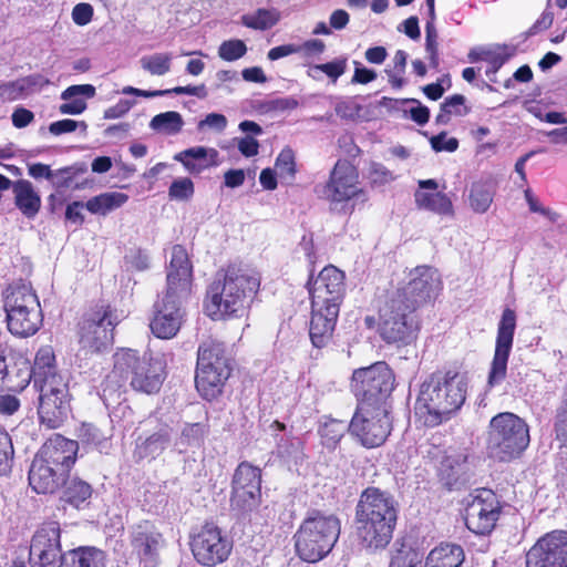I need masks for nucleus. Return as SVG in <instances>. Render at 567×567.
I'll return each mask as SVG.
<instances>
[{
	"mask_svg": "<svg viewBox=\"0 0 567 567\" xmlns=\"http://www.w3.org/2000/svg\"><path fill=\"white\" fill-rule=\"evenodd\" d=\"M125 264L136 270H145L150 266V257L142 250H131L125 256Z\"/></svg>",
	"mask_w": 567,
	"mask_h": 567,
	"instance_id": "052dcab7",
	"label": "nucleus"
},
{
	"mask_svg": "<svg viewBox=\"0 0 567 567\" xmlns=\"http://www.w3.org/2000/svg\"><path fill=\"white\" fill-rule=\"evenodd\" d=\"M68 473L34 456L29 470V484L38 494H52L65 483Z\"/></svg>",
	"mask_w": 567,
	"mask_h": 567,
	"instance_id": "bb28decb",
	"label": "nucleus"
},
{
	"mask_svg": "<svg viewBox=\"0 0 567 567\" xmlns=\"http://www.w3.org/2000/svg\"><path fill=\"white\" fill-rule=\"evenodd\" d=\"M465 398L466 382L462 374L453 371L433 373L420 386L415 416L425 426H437L461 409Z\"/></svg>",
	"mask_w": 567,
	"mask_h": 567,
	"instance_id": "f03ea898",
	"label": "nucleus"
},
{
	"mask_svg": "<svg viewBox=\"0 0 567 567\" xmlns=\"http://www.w3.org/2000/svg\"><path fill=\"white\" fill-rule=\"evenodd\" d=\"M431 146L435 152H454L458 147V141L454 137L446 136V133H440L430 140Z\"/></svg>",
	"mask_w": 567,
	"mask_h": 567,
	"instance_id": "4d7b16f0",
	"label": "nucleus"
},
{
	"mask_svg": "<svg viewBox=\"0 0 567 567\" xmlns=\"http://www.w3.org/2000/svg\"><path fill=\"white\" fill-rule=\"evenodd\" d=\"M316 192L319 197L331 204L349 202L353 198L365 200L367 195L359 183V175L354 166L347 161H338L330 173L329 181L318 185Z\"/></svg>",
	"mask_w": 567,
	"mask_h": 567,
	"instance_id": "2eb2a0df",
	"label": "nucleus"
},
{
	"mask_svg": "<svg viewBox=\"0 0 567 567\" xmlns=\"http://www.w3.org/2000/svg\"><path fill=\"white\" fill-rule=\"evenodd\" d=\"M499 517V503L491 489H478L471 495L465 507V524L467 528L480 535L492 532Z\"/></svg>",
	"mask_w": 567,
	"mask_h": 567,
	"instance_id": "dca6fc26",
	"label": "nucleus"
},
{
	"mask_svg": "<svg viewBox=\"0 0 567 567\" xmlns=\"http://www.w3.org/2000/svg\"><path fill=\"white\" fill-rule=\"evenodd\" d=\"M65 567H105V554L95 547H79L63 556Z\"/></svg>",
	"mask_w": 567,
	"mask_h": 567,
	"instance_id": "473e14b6",
	"label": "nucleus"
},
{
	"mask_svg": "<svg viewBox=\"0 0 567 567\" xmlns=\"http://www.w3.org/2000/svg\"><path fill=\"white\" fill-rule=\"evenodd\" d=\"M116 324V317L110 309H101L85 318L80 330L81 351L87 354L105 349L113 341Z\"/></svg>",
	"mask_w": 567,
	"mask_h": 567,
	"instance_id": "f3484780",
	"label": "nucleus"
},
{
	"mask_svg": "<svg viewBox=\"0 0 567 567\" xmlns=\"http://www.w3.org/2000/svg\"><path fill=\"white\" fill-rule=\"evenodd\" d=\"M34 386L39 391V416L50 429L59 427L70 412V394L65 378L54 367L50 347L41 348L32 367Z\"/></svg>",
	"mask_w": 567,
	"mask_h": 567,
	"instance_id": "39448f33",
	"label": "nucleus"
},
{
	"mask_svg": "<svg viewBox=\"0 0 567 567\" xmlns=\"http://www.w3.org/2000/svg\"><path fill=\"white\" fill-rule=\"evenodd\" d=\"M515 328V311L506 308L498 322L495 352L487 380L489 386L499 384L506 377L507 362L513 347Z\"/></svg>",
	"mask_w": 567,
	"mask_h": 567,
	"instance_id": "aec40b11",
	"label": "nucleus"
},
{
	"mask_svg": "<svg viewBox=\"0 0 567 567\" xmlns=\"http://www.w3.org/2000/svg\"><path fill=\"white\" fill-rule=\"evenodd\" d=\"M420 564L417 554L409 551L393 557L390 567H420Z\"/></svg>",
	"mask_w": 567,
	"mask_h": 567,
	"instance_id": "69168bd1",
	"label": "nucleus"
},
{
	"mask_svg": "<svg viewBox=\"0 0 567 567\" xmlns=\"http://www.w3.org/2000/svg\"><path fill=\"white\" fill-rule=\"evenodd\" d=\"M529 429L526 422L511 412L498 413L489 422L487 449L499 461L519 456L529 444Z\"/></svg>",
	"mask_w": 567,
	"mask_h": 567,
	"instance_id": "9d476101",
	"label": "nucleus"
},
{
	"mask_svg": "<svg viewBox=\"0 0 567 567\" xmlns=\"http://www.w3.org/2000/svg\"><path fill=\"white\" fill-rule=\"evenodd\" d=\"M94 95L95 87L91 84L71 85L61 94L64 102L59 106V111L62 114H81L86 109L85 99Z\"/></svg>",
	"mask_w": 567,
	"mask_h": 567,
	"instance_id": "7c9ffc66",
	"label": "nucleus"
},
{
	"mask_svg": "<svg viewBox=\"0 0 567 567\" xmlns=\"http://www.w3.org/2000/svg\"><path fill=\"white\" fill-rule=\"evenodd\" d=\"M527 567H567V532L543 536L526 555Z\"/></svg>",
	"mask_w": 567,
	"mask_h": 567,
	"instance_id": "412c9836",
	"label": "nucleus"
},
{
	"mask_svg": "<svg viewBox=\"0 0 567 567\" xmlns=\"http://www.w3.org/2000/svg\"><path fill=\"white\" fill-rule=\"evenodd\" d=\"M230 371V360L224 343L213 338L204 340L197 351L195 383L198 392L207 400L215 398Z\"/></svg>",
	"mask_w": 567,
	"mask_h": 567,
	"instance_id": "9b49d317",
	"label": "nucleus"
},
{
	"mask_svg": "<svg viewBox=\"0 0 567 567\" xmlns=\"http://www.w3.org/2000/svg\"><path fill=\"white\" fill-rule=\"evenodd\" d=\"M276 173L280 178L292 179L296 173L295 154L292 150L285 148L280 152L275 164Z\"/></svg>",
	"mask_w": 567,
	"mask_h": 567,
	"instance_id": "49530a36",
	"label": "nucleus"
},
{
	"mask_svg": "<svg viewBox=\"0 0 567 567\" xmlns=\"http://www.w3.org/2000/svg\"><path fill=\"white\" fill-rule=\"evenodd\" d=\"M131 545L146 567H154L164 539L152 523L143 522L133 528Z\"/></svg>",
	"mask_w": 567,
	"mask_h": 567,
	"instance_id": "a878e982",
	"label": "nucleus"
},
{
	"mask_svg": "<svg viewBox=\"0 0 567 567\" xmlns=\"http://www.w3.org/2000/svg\"><path fill=\"white\" fill-rule=\"evenodd\" d=\"M402 293H391L380 309L379 331L389 344L404 347L416 339L417 322L414 308L402 299Z\"/></svg>",
	"mask_w": 567,
	"mask_h": 567,
	"instance_id": "f8f14e48",
	"label": "nucleus"
},
{
	"mask_svg": "<svg viewBox=\"0 0 567 567\" xmlns=\"http://www.w3.org/2000/svg\"><path fill=\"white\" fill-rule=\"evenodd\" d=\"M61 529L56 522L43 524L33 535L30 545L31 567H60L62 564Z\"/></svg>",
	"mask_w": 567,
	"mask_h": 567,
	"instance_id": "6ab92c4d",
	"label": "nucleus"
},
{
	"mask_svg": "<svg viewBox=\"0 0 567 567\" xmlns=\"http://www.w3.org/2000/svg\"><path fill=\"white\" fill-rule=\"evenodd\" d=\"M437 187L439 185L434 179L419 181V189L414 194L417 208L437 215H452L453 205L451 199L445 194L437 192Z\"/></svg>",
	"mask_w": 567,
	"mask_h": 567,
	"instance_id": "cd10ccee",
	"label": "nucleus"
},
{
	"mask_svg": "<svg viewBox=\"0 0 567 567\" xmlns=\"http://www.w3.org/2000/svg\"><path fill=\"white\" fill-rule=\"evenodd\" d=\"M190 547L195 559L205 566H215L225 561L231 550L230 542L213 524H206L193 536Z\"/></svg>",
	"mask_w": 567,
	"mask_h": 567,
	"instance_id": "a211bd4d",
	"label": "nucleus"
},
{
	"mask_svg": "<svg viewBox=\"0 0 567 567\" xmlns=\"http://www.w3.org/2000/svg\"><path fill=\"white\" fill-rule=\"evenodd\" d=\"M13 446L9 434L0 429V476L11 470Z\"/></svg>",
	"mask_w": 567,
	"mask_h": 567,
	"instance_id": "09e8293b",
	"label": "nucleus"
},
{
	"mask_svg": "<svg viewBox=\"0 0 567 567\" xmlns=\"http://www.w3.org/2000/svg\"><path fill=\"white\" fill-rule=\"evenodd\" d=\"M247 52V45L238 39L224 41L218 48V56L231 62L243 58Z\"/></svg>",
	"mask_w": 567,
	"mask_h": 567,
	"instance_id": "a18cd8bd",
	"label": "nucleus"
},
{
	"mask_svg": "<svg viewBox=\"0 0 567 567\" xmlns=\"http://www.w3.org/2000/svg\"><path fill=\"white\" fill-rule=\"evenodd\" d=\"M260 286L259 277L243 268L228 267L207 290L206 310L213 319L239 318L249 308Z\"/></svg>",
	"mask_w": 567,
	"mask_h": 567,
	"instance_id": "20e7f679",
	"label": "nucleus"
},
{
	"mask_svg": "<svg viewBox=\"0 0 567 567\" xmlns=\"http://www.w3.org/2000/svg\"><path fill=\"white\" fill-rule=\"evenodd\" d=\"M32 379L30 360L21 353L0 357V390L22 391Z\"/></svg>",
	"mask_w": 567,
	"mask_h": 567,
	"instance_id": "b1692460",
	"label": "nucleus"
},
{
	"mask_svg": "<svg viewBox=\"0 0 567 567\" xmlns=\"http://www.w3.org/2000/svg\"><path fill=\"white\" fill-rule=\"evenodd\" d=\"M311 320L310 340L316 348L326 347L331 340L344 295V275L334 266L324 267L310 284Z\"/></svg>",
	"mask_w": 567,
	"mask_h": 567,
	"instance_id": "7ed1b4c3",
	"label": "nucleus"
},
{
	"mask_svg": "<svg viewBox=\"0 0 567 567\" xmlns=\"http://www.w3.org/2000/svg\"><path fill=\"white\" fill-rule=\"evenodd\" d=\"M351 386L360 403L384 405L394 389V374L385 362H377L355 370Z\"/></svg>",
	"mask_w": 567,
	"mask_h": 567,
	"instance_id": "ddd939ff",
	"label": "nucleus"
},
{
	"mask_svg": "<svg viewBox=\"0 0 567 567\" xmlns=\"http://www.w3.org/2000/svg\"><path fill=\"white\" fill-rule=\"evenodd\" d=\"M556 439L567 447V412L557 411L555 423Z\"/></svg>",
	"mask_w": 567,
	"mask_h": 567,
	"instance_id": "338daca9",
	"label": "nucleus"
},
{
	"mask_svg": "<svg viewBox=\"0 0 567 567\" xmlns=\"http://www.w3.org/2000/svg\"><path fill=\"white\" fill-rule=\"evenodd\" d=\"M261 474L248 463L238 465L233 480L231 505L247 511L256 507L260 499Z\"/></svg>",
	"mask_w": 567,
	"mask_h": 567,
	"instance_id": "5701e85b",
	"label": "nucleus"
},
{
	"mask_svg": "<svg viewBox=\"0 0 567 567\" xmlns=\"http://www.w3.org/2000/svg\"><path fill=\"white\" fill-rule=\"evenodd\" d=\"M280 19L276 9H258L257 11L241 17V23L250 29L267 30L272 28Z\"/></svg>",
	"mask_w": 567,
	"mask_h": 567,
	"instance_id": "a19ab883",
	"label": "nucleus"
},
{
	"mask_svg": "<svg viewBox=\"0 0 567 567\" xmlns=\"http://www.w3.org/2000/svg\"><path fill=\"white\" fill-rule=\"evenodd\" d=\"M354 64L355 70L351 80L352 83L368 84L377 79L375 71L361 66L358 62H354Z\"/></svg>",
	"mask_w": 567,
	"mask_h": 567,
	"instance_id": "774afa93",
	"label": "nucleus"
},
{
	"mask_svg": "<svg viewBox=\"0 0 567 567\" xmlns=\"http://www.w3.org/2000/svg\"><path fill=\"white\" fill-rule=\"evenodd\" d=\"M123 94L126 95H135V96H142V97H155V96H165L169 94H187V95H195L198 97H205L206 96V90L204 85L198 86H176L173 89H166V90H155V91H146L136 89L133 86H125L122 90Z\"/></svg>",
	"mask_w": 567,
	"mask_h": 567,
	"instance_id": "c9c22d12",
	"label": "nucleus"
},
{
	"mask_svg": "<svg viewBox=\"0 0 567 567\" xmlns=\"http://www.w3.org/2000/svg\"><path fill=\"white\" fill-rule=\"evenodd\" d=\"M74 172L72 167H63L52 171L49 182L55 189H63L70 187Z\"/></svg>",
	"mask_w": 567,
	"mask_h": 567,
	"instance_id": "6e6d98bb",
	"label": "nucleus"
},
{
	"mask_svg": "<svg viewBox=\"0 0 567 567\" xmlns=\"http://www.w3.org/2000/svg\"><path fill=\"white\" fill-rule=\"evenodd\" d=\"M79 125H81L84 130L86 128V124L84 122H76L74 120L66 118L51 123L49 131L53 135H61L64 133L74 132Z\"/></svg>",
	"mask_w": 567,
	"mask_h": 567,
	"instance_id": "680f3d73",
	"label": "nucleus"
},
{
	"mask_svg": "<svg viewBox=\"0 0 567 567\" xmlns=\"http://www.w3.org/2000/svg\"><path fill=\"white\" fill-rule=\"evenodd\" d=\"M80 440L89 445L100 446L105 440L106 436L93 424L84 423L79 430Z\"/></svg>",
	"mask_w": 567,
	"mask_h": 567,
	"instance_id": "3c124183",
	"label": "nucleus"
},
{
	"mask_svg": "<svg viewBox=\"0 0 567 567\" xmlns=\"http://www.w3.org/2000/svg\"><path fill=\"white\" fill-rule=\"evenodd\" d=\"M63 485L65 486L63 498L65 502L76 507L89 499L92 495L91 486L86 482L76 477L70 480L65 478V483Z\"/></svg>",
	"mask_w": 567,
	"mask_h": 567,
	"instance_id": "79ce46f5",
	"label": "nucleus"
},
{
	"mask_svg": "<svg viewBox=\"0 0 567 567\" xmlns=\"http://www.w3.org/2000/svg\"><path fill=\"white\" fill-rule=\"evenodd\" d=\"M35 84L33 78H24L0 86V95L9 101H16L24 96L31 86Z\"/></svg>",
	"mask_w": 567,
	"mask_h": 567,
	"instance_id": "c03bdc74",
	"label": "nucleus"
},
{
	"mask_svg": "<svg viewBox=\"0 0 567 567\" xmlns=\"http://www.w3.org/2000/svg\"><path fill=\"white\" fill-rule=\"evenodd\" d=\"M128 380L133 390L146 394L155 393L164 381L162 363L146 357L141 358L135 350L121 349L114 354L113 370L104 381L103 395L117 392Z\"/></svg>",
	"mask_w": 567,
	"mask_h": 567,
	"instance_id": "0eeeda50",
	"label": "nucleus"
},
{
	"mask_svg": "<svg viewBox=\"0 0 567 567\" xmlns=\"http://www.w3.org/2000/svg\"><path fill=\"white\" fill-rule=\"evenodd\" d=\"M205 435V427L199 423L187 424L181 435L184 445H199Z\"/></svg>",
	"mask_w": 567,
	"mask_h": 567,
	"instance_id": "603ef678",
	"label": "nucleus"
},
{
	"mask_svg": "<svg viewBox=\"0 0 567 567\" xmlns=\"http://www.w3.org/2000/svg\"><path fill=\"white\" fill-rule=\"evenodd\" d=\"M184 126V120L178 112L167 111L155 115L151 122L150 127L164 135H176Z\"/></svg>",
	"mask_w": 567,
	"mask_h": 567,
	"instance_id": "4c0bfd02",
	"label": "nucleus"
},
{
	"mask_svg": "<svg viewBox=\"0 0 567 567\" xmlns=\"http://www.w3.org/2000/svg\"><path fill=\"white\" fill-rule=\"evenodd\" d=\"M168 194L173 199L187 200L194 194V184L187 177L176 179L172 183Z\"/></svg>",
	"mask_w": 567,
	"mask_h": 567,
	"instance_id": "8fccbe9b",
	"label": "nucleus"
},
{
	"mask_svg": "<svg viewBox=\"0 0 567 567\" xmlns=\"http://www.w3.org/2000/svg\"><path fill=\"white\" fill-rule=\"evenodd\" d=\"M93 17V8L91 4L81 2L78 3L72 10V19L78 25H86L91 22Z\"/></svg>",
	"mask_w": 567,
	"mask_h": 567,
	"instance_id": "bf43d9fd",
	"label": "nucleus"
},
{
	"mask_svg": "<svg viewBox=\"0 0 567 567\" xmlns=\"http://www.w3.org/2000/svg\"><path fill=\"white\" fill-rule=\"evenodd\" d=\"M464 104L465 97L461 94H454L445 99L441 105L440 113L436 115V122L447 124L452 114L457 116L467 114L468 110Z\"/></svg>",
	"mask_w": 567,
	"mask_h": 567,
	"instance_id": "37998d69",
	"label": "nucleus"
},
{
	"mask_svg": "<svg viewBox=\"0 0 567 567\" xmlns=\"http://www.w3.org/2000/svg\"><path fill=\"white\" fill-rule=\"evenodd\" d=\"M218 152L215 148L196 146L179 152L174 156L190 174H199L209 166L217 165Z\"/></svg>",
	"mask_w": 567,
	"mask_h": 567,
	"instance_id": "c85d7f7f",
	"label": "nucleus"
},
{
	"mask_svg": "<svg viewBox=\"0 0 567 567\" xmlns=\"http://www.w3.org/2000/svg\"><path fill=\"white\" fill-rule=\"evenodd\" d=\"M171 437L166 430H161L148 436L141 444H137L136 453L138 457H156L162 454L169 445Z\"/></svg>",
	"mask_w": 567,
	"mask_h": 567,
	"instance_id": "ea45409f",
	"label": "nucleus"
},
{
	"mask_svg": "<svg viewBox=\"0 0 567 567\" xmlns=\"http://www.w3.org/2000/svg\"><path fill=\"white\" fill-rule=\"evenodd\" d=\"M135 104L134 101L122 99L104 112L105 118H118L125 115Z\"/></svg>",
	"mask_w": 567,
	"mask_h": 567,
	"instance_id": "0e129e2a",
	"label": "nucleus"
},
{
	"mask_svg": "<svg viewBox=\"0 0 567 567\" xmlns=\"http://www.w3.org/2000/svg\"><path fill=\"white\" fill-rule=\"evenodd\" d=\"M467 470V456L463 453L453 452L442 460L440 475L445 484L452 487L465 475Z\"/></svg>",
	"mask_w": 567,
	"mask_h": 567,
	"instance_id": "72a5a7b5",
	"label": "nucleus"
},
{
	"mask_svg": "<svg viewBox=\"0 0 567 567\" xmlns=\"http://www.w3.org/2000/svg\"><path fill=\"white\" fill-rule=\"evenodd\" d=\"M16 206L27 218H33L40 210L41 197L31 182L19 179L12 185Z\"/></svg>",
	"mask_w": 567,
	"mask_h": 567,
	"instance_id": "c756f323",
	"label": "nucleus"
},
{
	"mask_svg": "<svg viewBox=\"0 0 567 567\" xmlns=\"http://www.w3.org/2000/svg\"><path fill=\"white\" fill-rule=\"evenodd\" d=\"M426 33V51L430 54V59L435 62L437 58V32L433 21H427L425 25Z\"/></svg>",
	"mask_w": 567,
	"mask_h": 567,
	"instance_id": "e2e57ef3",
	"label": "nucleus"
},
{
	"mask_svg": "<svg viewBox=\"0 0 567 567\" xmlns=\"http://www.w3.org/2000/svg\"><path fill=\"white\" fill-rule=\"evenodd\" d=\"M494 187L487 182L473 183L470 189L468 202L471 208L478 214L488 210L494 199Z\"/></svg>",
	"mask_w": 567,
	"mask_h": 567,
	"instance_id": "e433bc0d",
	"label": "nucleus"
},
{
	"mask_svg": "<svg viewBox=\"0 0 567 567\" xmlns=\"http://www.w3.org/2000/svg\"><path fill=\"white\" fill-rule=\"evenodd\" d=\"M192 264L186 249L176 245L172 248L167 271V287L155 303L151 330L159 339H172L182 327L183 302L190 295Z\"/></svg>",
	"mask_w": 567,
	"mask_h": 567,
	"instance_id": "f257e3e1",
	"label": "nucleus"
},
{
	"mask_svg": "<svg viewBox=\"0 0 567 567\" xmlns=\"http://www.w3.org/2000/svg\"><path fill=\"white\" fill-rule=\"evenodd\" d=\"M369 179L373 185H384L392 182L394 175L382 164L372 163L369 168Z\"/></svg>",
	"mask_w": 567,
	"mask_h": 567,
	"instance_id": "5fc2aeb1",
	"label": "nucleus"
},
{
	"mask_svg": "<svg viewBox=\"0 0 567 567\" xmlns=\"http://www.w3.org/2000/svg\"><path fill=\"white\" fill-rule=\"evenodd\" d=\"M173 54L169 52H156L143 55L140 65L143 71L153 76H163L172 70Z\"/></svg>",
	"mask_w": 567,
	"mask_h": 567,
	"instance_id": "58836bf2",
	"label": "nucleus"
},
{
	"mask_svg": "<svg viewBox=\"0 0 567 567\" xmlns=\"http://www.w3.org/2000/svg\"><path fill=\"white\" fill-rule=\"evenodd\" d=\"M78 450L76 441L54 434L45 441L35 456L69 474L75 463Z\"/></svg>",
	"mask_w": 567,
	"mask_h": 567,
	"instance_id": "393cba45",
	"label": "nucleus"
},
{
	"mask_svg": "<svg viewBox=\"0 0 567 567\" xmlns=\"http://www.w3.org/2000/svg\"><path fill=\"white\" fill-rule=\"evenodd\" d=\"M394 499L378 488L365 489L357 505L358 536L367 548L385 547L396 522Z\"/></svg>",
	"mask_w": 567,
	"mask_h": 567,
	"instance_id": "423d86ee",
	"label": "nucleus"
},
{
	"mask_svg": "<svg viewBox=\"0 0 567 567\" xmlns=\"http://www.w3.org/2000/svg\"><path fill=\"white\" fill-rule=\"evenodd\" d=\"M2 296L8 330L21 338L33 336L42 326L43 315L31 285L13 282Z\"/></svg>",
	"mask_w": 567,
	"mask_h": 567,
	"instance_id": "1a4fd4ad",
	"label": "nucleus"
},
{
	"mask_svg": "<svg viewBox=\"0 0 567 567\" xmlns=\"http://www.w3.org/2000/svg\"><path fill=\"white\" fill-rule=\"evenodd\" d=\"M128 200V196L121 192H106L92 197L85 203V208L94 215H107L122 207Z\"/></svg>",
	"mask_w": 567,
	"mask_h": 567,
	"instance_id": "f704fd0d",
	"label": "nucleus"
},
{
	"mask_svg": "<svg viewBox=\"0 0 567 567\" xmlns=\"http://www.w3.org/2000/svg\"><path fill=\"white\" fill-rule=\"evenodd\" d=\"M349 430L363 446L369 449L380 446L391 431V420L385 405L360 403Z\"/></svg>",
	"mask_w": 567,
	"mask_h": 567,
	"instance_id": "4468645a",
	"label": "nucleus"
},
{
	"mask_svg": "<svg viewBox=\"0 0 567 567\" xmlns=\"http://www.w3.org/2000/svg\"><path fill=\"white\" fill-rule=\"evenodd\" d=\"M463 560L464 553L461 546L441 544L429 553L425 567H461Z\"/></svg>",
	"mask_w": 567,
	"mask_h": 567,
	"instance_id": "2f4dec72",
	"label": "nucleus"
},
{
	"mask_svg": "<svg viewBox=\"0 0 567 567\" xmlns=\"http://www.w3.org/2000/svg\"><path fill=\"white\" fill-rule=\"evenodd\" d=\"M228 121L225 115L219 113H209L206 117L199 121L198 131L210 130L221 133L227 127Z\"/></svg>",
	"mask_w": 567,
	"mask_h": 567,
	"instance_id": "864d4df0",
	"label": "nucleus"
},
{
	"mask_svg": "<svg viewBox=\"0 0 567 567\" xmlns=\"http://www.w3.org/2000/svg\"><path fill=\"white\" fill-rule=\"evenodd\" d=\"M311 70L321 71L331 78L333 82H336L337 79L341 76L346 71V60H334L324 64H318L315 65Z\"/></svg>",
	"mask_w": 567,
	"mask_h": 567,
	"instance_id": "13d9d810",
	"label": "nucleus"
},
{
	"mask_svg": "<svg viewBox=\"0 0 567 567\" xmlns=\"http://www.w3.org/2000/svg\"><path fill=\"white\" fill-rule=\"evenodd\" d=\"M340 529V520L334 515L310 513L293 536L297 555L307 563L320 561L334 547Z\"/></svg>",
	"mask_w": 567,
	"mask_h": 567,
	"instance_id": "6e6552de",
	"label": "nucleus"
},
{
	"mask_svg": "<svg viewBox=\"0 0 567 567\" xmlns=\"http://www.w3.org/2000/svg\"><path fill=\"white\" fill-rule=\"evenodd\" d=\"M512 54L513 53L508 52L506 47H496L491 49L489 53H486L485 61L489 64V68L486 70V75L491 81H494L492 75L496 74Z\"/></svg>",
	"mask_w": 567,
	"mask_h": 567,
	"instance_id": "de8ad7c7",
	"label": "nucleus"
},
{
	"mask_svg": "<svg viewBox=\"0 0 567 567\" xmlns=\"http://www.w3.org/2000/svg\"><path fill=\"white\" fill-rule=\"evenodd\" d=\"M441 289V278L436 269L419 266L410 271L409 281L393 293H402V299L416 309L434 298Z\"/></svg>",
	"mask_w": 567,
	"mask_h": 567,
	"instance_id": "4be33fe9",
	"label": "nucleus"
}]
</instances>
